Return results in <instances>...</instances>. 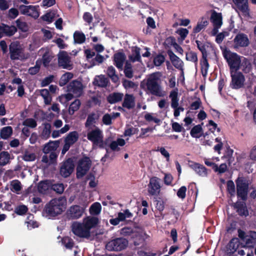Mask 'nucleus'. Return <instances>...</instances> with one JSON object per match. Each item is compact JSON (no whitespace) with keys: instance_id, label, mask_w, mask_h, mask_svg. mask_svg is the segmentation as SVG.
<instances>
[{"instance_id":"f257e3e1","label":"nucleus","mask_w":256,"mask_h":256,"mask_svg":"<svg viewBox=\"0 0 256 256\" xmlns=\"http://www.w3.org/2000/svg\"><path fill=\"white\" fill-rule=\"evenodd\" d=\"M146 86L147 90L152 95L159 97L164 96V95L160 80L155 74H152L148 78Z\"/></svg>"},{"instance_id":"f03ea898","label":"nucleus","mask_w":256,"mask_h":256,"mask_svg":"<svg viewBox=\"0 0 256 256\" xmlns=\"http://www.w3.org/2000/svg\"><path fill=\"white\" fill-rule=\"evenodd\" d=\"M222 54L228 64L230 72L238 71L240 68L241 62L240 56L237 54L232 52L230 50H225Z\"/></svg>"},{"instance_id":"7ed1b4c3","label":"nucleus","mask_w":256,"mask_h":256,"mask_svg":"<svg viewBox=\"0 0 256 256\" xmlns=\"http://www.w3.org/2000/svg\"><path fill=\"white\" fill-rule=\"evenodd\" d=\"M197 47L202 54V58L200 61V65L201 67V72L202 76L206 78L208 70V60L207 59L208 54L206 50V46L207 42H204L199 40H196Z\"/></svg>"},{"instance_id":"20e7f679","label":"nucleus","mask_w":256,"mask_h":256,"mask_svg":"<svg viewBox=\"0 0 256 256\" xmlns=\"http://www.w3.org/2000/svg\"><path fill=\"white\" fill-rule=\"evenodd\" d=\"M236 194L238 198L246 201L248 198V182L243 176L238 177L236 180Z\"/></svg>"},{"instance_id":"39448f33","label":"nucleus","mask_w":256,"mask_h":256,"mask_svg":"<svg viewBox=\"0 0 256 256\" xmlns=\"http://www.w3.org/2000/svg\"><path fill=\"white\" fill-rule=\"evenodd\" d=\"M91 165L92 160L89 157L84 156L80 159L76 166V178H80L85 176L89 170Z\"/></svg>"},{"instance_id":"423d86ee","label":"nucleus","mask_w":256,"mask_h":256,"mask_svg":"<svg viewBox=\"0 0 256 256\" xmlns=\"http://www.w3.org/2000/svg\"><path fill=\"white\" fill-rule=\"evenodd\" d=\"M44 211L46 213L47 216L54 217L62 212V205L60 204V201L52 199L46 204Z\"/></svg>"},{"instance_id":"0eeeda50","label":"nucleus","mask_w":256,"mask_h":256,"mask_svg":"<svg viewBox=\"0 0 256 256\" xmlns=\"http://www.w3.org/2000/svg\"><path fill=\"white\" fill-rule=\"evenodd\" d=\"M128 244V240L123 238H114L108 242L106 246L108 251H121L125 249Z\"/></svg>"},{"instance_id":"6e6552de","label":"nucleus","mask_w":256,"mask_h":256,"mask_svg":"<svg viewBox=\"0 0 256 256\" xmlns=\"http://www.w3.org/2000/svg\"><path fill=\"white\" fill-rule=\"evenodd\" d=\"M210 20L214 27L210 34L212 36H214L218 34V30L222 24V14L220 12H217L214 10H212Z\"/></svg>"},{"instance_id":"1a4fd4ad","label":"nucleus","mask_w":256,"mask_h":256,"mask_svg":"<svg viewBox=\"0 0 256 256\" xmlns=\"http://www.w3.org/2000/svg\"><path fill=\"white\" fill-rule=\"evenodd\" d=\"M10 58L12 60H24L25 58L24 50L20 43L14 42L9 46Z\"/></svg>"},{"instance_id":"9d476101","label":"nucleus","mask_w":256,"mask_h":256,"mask_svg":"<svg viewBox=\"0 0 256 256\" xmlns=\"http://www.w3.org/2000/svg\"><path fill=\"white\" fill-rule=\"evenodd\" d=\"M72 232L80 238H88L90 236V232L88 231L84 222H74L71 226Z\"/></svg>"},{"instance_id":"9b49d317","label":"nucleus","mask_w":256,"mask_h":256,"mask_svg":"<svg viewBox=\"0 0 256 256\" xmlns=\"http://www.w3.org/2000/svg\"><path fill=\"white\" fill-rule=\"evenodd\" d=\"M232 80L230 87L232 89H239L243 87L245 78L243 74L240 72H230Z\"/></svg>"},{"instance_id":"f8f14e48","label":"nucleus","mask_w":256,"mask_h":256,"mask_svg":"<svg viewBox=\"0 0 256 256\" xmlns=\"http://www.w3.org/2000/svg\"><path fill=\"white\" fill-rule=\"evenodd\" d=\"M74 168V165L72 159L68 158L62 164L60 173L64 178H67L73 172Z\"/></svg>"},{"instance_id":"ddd939ff","label":"nucleus","mask_w":256,"mask_h":256,"mask_svg":"<svg viewBox=\"0 0 256 256\" xmlns=\"http://www.w3.org/2000/svg\"><path fill=\"white\" fill-rule=\"evenodd\" d=\"M84 212V208L78 205L71 206L66 212V218L68 220L78 219Z\"/></svg>"},{"instance_id":"4468645a","label":"nucleus","mask_w":256,"mask_h":256,"mask_svg":"<svg viewBox=\"0 0 256 256\" xmlns=\"http://www.w3.org/2000/svg\"><path fill=\"white\" fill-rule=\"evenodd\" d=\"M159 180L160 179L156 176L150 178L148 184V192L150 195L154 196L159 194L160 188Z\"/></svg>"},{"instance_id":"2eb2a0df","label":"nucleus","mask_w":256,"mask_h":256,"mask_svg":"<svg viewBox=\"0 0 256 256\" xmlns=\"http://www.w3.org/2000/svg\"><path fill=\"white\" fill-rule=\"evenodd\" d=\"M67 91L72 92L76 96H80L82 92V83L78 80H74L67 86Z\"/></svg>"},{"instance_id":"dca6fc26","label":"nucleus","mask_w":256,"mask_h":256,"mask_svg":"<svg viewBox=\"0 0 256 256\" xmlns=\"http://www.w3.org/2000/svg\"><path fill=\"white\" fill-rule=\"evenodd\" d=\"M103 138L102 130L98 127H96L87 134V138L92 143V145L96 142H98Z\"/></svg>"},{"instance_id":"f3484780","label":"nucleus","mask_w":256,"mask_h":256,"mask_svg":"<svg viewBox=\"0 0 256 256\" xmlns=\"http://www.w3.org/2000/svg\"><path fill=\"white\" fill-rule=\"evenodd\" d=\"M167 53L173 66L176 68L180 70L182 73L184 74L183 62L172 50H168Z\"/></svg>"},{"instance_id":"a211bd4d","label":"nucleus","mask_w":256,"mask_h":256,"mask_svg":"<svg viewBox=\"0 0 256 256\" xmlns=\"http://www.w3.org/2000/svg\"><path fill=\"white\" fill-rule=\"evenodd\" d=\"M234 42L236 46L240 47H246L250 44L247 35L244 33H238L236 34Z\"/></svg>"},{"instance_id":"6ab92c4d","label":"nucleus","mask_w":256,"mask_h":256,"mask_svg":"<svg viewBox=\"0 0 256 256\" xmlns=\"http://www.w3.org/2000/svg\"><path fill=\"white\" fill-rule=\"evenodd\" d=\"M236 8L244 15L249 16L248 0H232Z\"/></svg>"},{"instance_id":"aec40b11","label":"nucleus","mask_w":256,"mask_h":256,"mask_svg":"<svg viewBox=\"0 0 256 256\" xmlns=\"http://www.w3.org/2000/svg\"><path fill=\"white\" fill-rule=\"evenodd\" d=\"M126 59V56L124 52H118L114 55V64L120 70H122L124 63Z\"/></svg>"},{"instance_id":"412c9836","label":"nucleus","mask_w":256,"mask_h":256,"mask_svg":"<svg viewBox=\"0 0 256 256\" xmlns=\"http://www.w3.org/2000/svg\"><path fill=\"white\" fill-rule=\"evenodd\" d=\"M70 58L68 56L66 52H62L58 56V64L60 67L63 68L68 69L70 66Z\"/></svg>"},{"instance_id":"4be33fe9","label":"nucleus","mask_w":256,"mask_h":256,"mask_svg":"<svg viewBox=\"0 0 256 256\" xmlns=\"http://www.w3.org/2000/svg\"><path fill=\"white\" fill-rule=\"evenodd\" d=\"M109 83V80L104 75L101 74L95 77L92 84L100 88H106Z\"/></svg>"},{"instance_id":"5701e85b","label":"nucleus","mask_w":256,"mask_h":256,"mask_svg":"<svg viewBox=\"0 0 256 256\" xmlns=\"http://www.w3.org/2000/svg\"><path fill=\"white\" fill-rule=\"evenodd\" d=\"M100 118V114L97 112H92L88 114L86 120L84 124L86 128H90L96 124Z\"/></svg>"},{"instance_id":"b1692460","label":"nucleus","mask_w":256,"mask_h":256,"mask_svg":"<svg viewBox=\"0 0 256 256\" xmlns=\"http://www.w3.org/2000/svg\"><path fill=\"white\" fill-rule=\"evenodd\" d=\"M124 108L128 110L133 108L135 106L134 97L132 94H126L122 104Z\"/></svg>"},{"instance_id":"393cba45","label":"nucleus","mask_w":256,"mask_h":256,"mask_svg":"<svg viewBox=\"0 0 256 256\" xmlns=\"http://www.w3.org/2000/svg\"><path fill=\"white\" fill-rule=\"evenodd\" d=\"M84 223L88 231H90L92 228H96L98 223V219L96 217H87L84 219Z\"/></svg>"},{"instance_id":"a878e982","label":"nucleus","mask_w":256,"mask_h":256,"mask_svg":"<svg viewBox=\"0 0 256 256\" xmlns=\"http://www.w3.org/2000/svg\"><path fill=\"white\" fill-rule=\"evenodd\" d=\"M124 95L122 93L114 92L110 94L106 97L107 102L110 104H114L120 102L123 98Z\"/></svg>"},{"instance_id":"bb28decb","label":"nucleus","mask_w":256,"mask_h":256,"mask_svg":"<svg viewBox=\"0 0 256 256\" xmlns=\"http://www.w3.org/2000/svg\"><path fill=\"white\" fill-rule=\"evenodd\" d=\"M190 166L196 172L199 176H204L207 174V169L202 164L194 162L190 165Z\"/></svg>"},{"instance_id":"cd10ccee","label":"nucleus","mask_w":256,"mask_h":256,"mask_svg":"<svg viewBox=\"0 0 256 256\" xmlns=\"http://www.w3.org/2000/svg\"><path fill=\"white\" fill-rule=\"evenodd\" d=\"M234 208L236 209V211L240 216H248V212L244 202H237L234 204Z\"/></svg>"},{"instance_id":"c85d7f7f","label":"nucleus","mask_w":256,"mask_h":256,"mask_svg":"<svg viewBox=\"0 0 256 256\" xmlns=\"http://www.w3.org/2000/svg\"><path fill=\"white\" fill-rule=\"evenodd\" d=\"M239 245V239L237 238H232L227 246L228 253L234 254L238 248Z\"/></svg>"},{"instance_id":"c756f323","label":"nucleus","mask_w":256,"mask_h":256,"mask_svg":"<svg viewBox=\"0 0 256 256\" xmlns=\"http://www.w3.org/2000/svg\"><path fill=\"white\" fill-rule=\"evenodd\" d=\"M59 146L58 141L50 142L47 143L43 148V152L45 154H48L52 152H55Z\"/></svg>"},{"instance_id":"7c9ffc66","label":"nucleus","mask_w":256,"mask_h":256,"mask_svg":"<svg viewBox=\"0 0 256 256\" xmlns=\"http://www.w3.org/2000/svg\"><path fill=\"white\" fill-rule=\"evenodd\" d=\"M209 166H212L215 172H218L220 174H223L228 170V166L226 163L222 164L218 166V164L209 162Z\"/></svg>"},{"instance_id":"2f4dec72","label":"nucleus","mask_w":256,"mask_h":256,"mask_svg":"<svg viewBox=\"0 0 256 256\" xmlns=\"http://www.w3.org/2000/svg\"><path fill=\"white\" fill-rule=\"evenodd\" d=\"M10 155L7 151L0 152V166H4L10 162Z\"/></svg>"},{"instance_id":"473e14b6","label":"nucleus","mask_w":256,"mask_h":256,"mask_svg":"<svg viewBox=\"0 0 256 256\" xmlns=\"http://www.w3.org/2000/svg\"><path fill=\"white\" fill-rule=\"evenodd\" d=\"M2 24L4 25V36L10 37L17 32V28L14 26H8L4 24Z\"/></svg>"},{"instance_id":"72a5a7b5","label":"nucleus","mask_w":256,"mask_h":256,"mask_svg":"<svg viewBox=\"0 0 256 256\" xmlns=\"http://www.w3.org/2000/svg\"><path fill=\"white\" fill-rule=\"evenodd\" d=\"M12 134V128L10 126L2 128L0 132V138L6 140L11 136Z\"/></svg>"},{"instance_id":"f704fd0d","label":"nucleus","mask_w":256,"mask_h":256,"mask_svg":"<svg viewBox=\"0 0 256 256\" xmlns=\"http://www.w3.org/2000/svg\"><path fill=\"white\" fill-rule=\"evenodd\" d=\"M107 74L110 77L112 81L114 83L117 82L119 80V78L116 74V70L113 66H110L107 69Z\"/></svg>"},{"instance_id":"c9c22d12","label":"nucleus","mask_w":256,"mask_h":256,"mask_svg":"<svg viewBox=\"0 0 256 256\" xmlns=\"http://www.w3.org/2000/svg\"><path fill=\"white\" fill-rule=\"evenodd\" d=\"M140 50V48L138 46H135L134 49L132 50V54L130 56V59L132 62H135L141 61Z\"/></svg>"},{"instance_id":"e433bc0d","label":"nucleus","mask_w":256,"mask_h":256,"mask_svg":"<svg viewBox=\"0 0 256 256\" xmlns=\"http://www.w3.org/2000/svg\"><path fill=\"white\" fill-rule=\"evenodd\" d=\"M40 94L44 100V104L48 105L51 104L52 98L50 96V92L47 89H42L40 90Z\"/></svg>"},{"instance_id":"4c0bfd02","label":"nucleus","mask_w":256,"mask_h":256,"mask_svg":"<svg viewBox=\"0 0 256 256\" xmlns=\"http://www.w3.org/2000/svg\"><path fill=\"white\" fill-rule=\"evenodd\" d=\"M208 25V21L206 18L202 17V20L199 21L196 26L193 28L192 32L194 34H197L200 32L205 26Z\"/></svg>"},{"instance_id":"58836bf2","label":"nucleus","mask_w":256,"mask_h":256,"mask_svg":"<svg viewBox=\"0 0 256 256\" xmlns=\"http://www.w3.org/2000/svg\"><path fill=\"white\" fill-rule=\"evenodd\" d=\"M78 136L77 132L74 131L69 133L65 138L64 142H66L72 145L78 140Z\"/></svg>"},{"instance_id":"ea45409f","label":"nucleus","mask_w":256,"mask_h":256,"mask_svg":"<svg viewBox=\"0 0 256 256\" xmlns=\"http://www.w3.org/2000/svg\"><path fill=\"white\" fill-rule=\"evenodd\" d=\"M74 39L75 43L82 44L86 41V36L83 32L76 31L74 34Z\"/></svg>"},{"instance_id":"a19ab883","label":"nucleus","mask_w":256,"mask_h":256,"mask_svg":"<svg viewBox=\"0 0 256 256\" xmlns=\"http://www.w3.org/2000/svg\"><path fill=\"white\" fill-rule=\"evenodd\" d=\"M73 76V74L71 72H66L61 76L59 81V85L61 86H64L72 78Z\"/></svg>"},{"instance_id":"79ce46f5","label":"nucleus","mask_w":256,"mask_h":256,"mask_svg":"<svg viewBox=\"0 0 256 256\" xmlns=\"http://www.w3.org/2000/svg\"><path fill=\"white\" fill-rule=\"evenodd\" d=\"M81 102L80 100L76 99L73 102L70 106L68 108V112L70 114L72 115L74 112L77 111L80 107Z\"/></svg>"},{"instance_id":"37998d69","label":"nucleus","mask_w":256,"mask_h":256,"mask_svg":"<svg viewBox=\"0 0 256 256\" xmlns=\"http://www.w3.org/2000/svg\"><path fill=\"white\" fill-rule=\"evenodd\" d=\"M170 98L172 99V108H176L178 106V94L176 90H172L170 94Z\"/></svg>"},{"instance_id":"c03bdc74","label":"nucleus","mask_w":256,"mask_h":256,"mask_svg":"<svg viewBox=\"0 0 256 256\" xmlns=\"http://www.w3.org/2000/svg\"><path fill=\"white\" fill-rule=\"evenodd\" d=\"M124 74L125 76L128 78H132L133 77V70H132V64L128 62H126L124 66Z\"/></svg>"},{"instance_id":"a18cd8bd","label":"nucleus","mask_w":256,"mask_h":256,"mask_svg":"<svg viewBox=\"0 0 256 256\" xmlns=\"http://www.w3.org/2000/svg\"><path fill=\"white\" fill-rule=\"evenodd\" d=\"M50 186L48 180L40 181L38 185V189L40 192L45 193L49 189Z\"/></svg>"},{"instance_id":"49530a36","label":"nucleus","mask_w":256,"mask_h":256,"mask_svg":"<svg viewBox=\"0 0 256 256\" xmlns=\"http://www.w3.org/2000/svg\"><path fill=\"white\" fill-rule=\"evenodd\" d=\"M102 210V206L99 202H96L94 203L90 208V212L92 215L98 214Z\"/></svg>"},{"instance_id":"de8ad7c7","label":"nucleus","mask_w":256,"mask_h":256,"mask_svg":"<svg viewBox=\"0 0 256 256\" xmlns=\"http://www.w3.org/2000/svg\"><path fill=\"white\" fill-rule=\"evenodd\" d=\"M62 242L68 249H72L74 246L73 240L69 236H64L62 239Z\"/></svg>"},{"instance_id":"09e8293b","label":"nucleus","mask_w":256,"mask_h":256,"mask_svg":"<svg viewBox=\"0 0 256 256\" xmlns=\"http://www.w3.org/2000/svg\"><path fill=\"white\" fill-rule=\"evenodd\" d=\"M202 130V127L200 124H198L194 126L190 132V134L191 136L193 138H200V135H198V134H200Z\"/></svg>"},{"instance_id":"8fccbe9b","label":"nucleus","mask_w":256,"mask_h":256,"mask_svg":"<svg viewBox=\"0 0 256 256\" xmlns=\"http://www.w3.org/2000/svg\"><path fill=\"white\" fill-rule=\"evenodd\" d=\"M51 133V124L49 123H45L44 128L42 132V136L44 138L47 139L50 136Z\"/></svg>"},{"instance_id":"3c124183","label":"nucleus","mask_w":256,"mask_h":256,"mask_svg":"<svg viewBox=\"0 0 256 256\" xmlns=\"http://www.w3.org/2000/svg\"><path fill=\"white\" fill-rule=\"evenodd\" d=\"M232 28H230L228 31H222V32L218 33L215 36L216 42L218 44H220L223 41L225 37L228 36L229 35V32L231 30Z\"/></svg>"},{"instance_id":"603ef678","label":"nucleus","mask_w":256,"mask_h":256,"mask_svg":"<svg viewBox=\"0 0 256 256\" xmlns=\"http://www.w3.org/2000/svg\"><path fill=\"white\" fill-rule=\"evenodd\" d=\"M22 125L32 128H36L37 126L36 121L32 118H27L22 122Z\"/></svg>"},{"instance_id":"864d4df0","label":"nucleus","mask_w":256,"mask_h":256,"mask_svg":"<svg viewBox=\"0 0 256 256\" xmlns=\"http://www.w3.org/2000/svg\"><path fill=\"white\" fill-rule=\"evenodd\" d=\"M16 24L17 29L18 28L22 32H26L28 30V26L26 22H22L18 18L16 20Z\"/></svg>"},{"instance_id":"5fc2aeb1","label":"nucleus","mask_w":256,"mask_h":256,"mask_svg":"<svg viewBox=\"0 0 256 256\" xmlns=\"http://www.w3.org/2000/svg\"><path fill=\"white\" fill-rule=\"evenodd\" d=\"M226 190L231 196H234L236 193L235 185L234 182L232 180H228L226 184Z\"/></svg>"},{"instance_id":"6e6d98bb","label":"nucleus","mask_w":256,"mask_h":256,"mask_svg":"<svg viewBox=\"0 0 256 256\" xmlns=\"http://www.w3.org/2000/svg\"><path fill=\"white\" fill-rule=\"evenodd\" d=\"M28 211V207L24 204L19 205L16 207L14 209V212L19 216H22L25 214Z\"/></svg>"},{"instance_id":"4d7b16f0","label":"nucleus","mask_w":256,"mask_h":256,"mask_svg":"<svg viewBox=\"0 0 256 256\" xmlns=\"http://www.w3.org/2000/svg\"><path fill=\"white\" fill-rule=\"evenodd\" d=\"M186 60L188 61H190L197 64L198 63V58L196 52L190 51L186 53Z\"/></svg>"},{"instance_id":"13d9d810","label":"nucleus","mask_w":256,"mask_h":256,"mask_svg":"<svg viewBox=\"0 0 256 256\" xmlns=\"http://www.w3.org/2000/svg\"><path fill=\"white\" fill-rule=\"evenodd\" d=\"M134 230L131 227H124L120 229V234L124 236H128L134 234Z\"/></svg>"},{"instance_id":"bf43d9fd","label":"nucleus","mask_w":256,"mask_h":256,"mask_svg":"<svg viewBox=\"0 0 256 256\" xmlns=\"http://www.w3.org/2000/svg\"><path fill=\"white\" fill-rule=\"evenodd\" d=\"M51 189L56 192L57 194H62L64 190L62 184H55L51 186Z\"/></svg>"},{"instance_id":"052dcab7","label":"nucleus","mask_w":256,"mask_h":256,"mask_svg":"<svg viewBox=\"0 0 256 256\" xmlns=\"http://www.w3.org/2000/svg\"><path fill=\"white\" fill-rule=\"evenodd\" d=\"M55 17V14L52 12H46L44 15L41 16V18L45 22H48V23H51L52 22L54 18Z\"/></svg>"},{"instance_id":"680f3d73","label":"nucleus","mask_w":256,"mask_h":256,"mask_svg":"<svg viewBox=\"0 0 256 256\" xmlns=\"http://www.w3.org/2000/svg\"><path fill=\"white\" fill-rule=\"evenodd\" d=\"M22 159L26 162L34 161L36 159V155L34 153H30L28 150H26L22 156Z\"/></svg>"},{"instance_id":"e2e57ef3","label":"nucleus","mask_w":256,"mask_h":256,"mask_svg":"<svg viewBox=\"0 0 256 256\" xmlns=\"http://www.w3.org/2000/svg\"><path fill=\"white\" fill-rule=\"evenodd\" d=\"M104 56L100 54H97L96 56V57L92 60V61L90 62L91 66L90 67L94 66H96L97 64H101L104 62Z\"/></svg>"},{"instance_id":"0e129e2a","label":"nucleus","mask_w":256,"mask_h":256,"mask_svg":"<svg viewBox=\"0 0 256 256\" xmlns=\"http://www.w3.org/2000/svg\"><path fill=\"white\" fill-rule=\"evenodd\" d=\"M165 60L164 56L159 54L155 56L154 58V64L156 66H160Z\"/></svg>"},{"instance_id":"69168bd1","label":"nucleus","mask_w":256,"mask_h":256,"mask_svg":"<svg viewBox=\"0 0 256 256\" xmlns=\"http://www.w3.org/2000/svg\"><path fill=\"white\" fill-rule=\"evenodd\" d=\"M74 98V96L71 93H68L64 95H62L59 97V101L61 103H66L71 100H72Z\"/></svg>"},{"instance_id":"338daca9","label":"nucleus","mask_w":256,"mask_h":256,"mask_svg":"<svg viewBox=\"0 0 256 256\" xmlns=\"http://www.w3.org/2000/svg\"><path fill=\"white\" fill-rule=\"evenodd\" d=\"M187 190L186 187V186H181L178 190L176 195L180 198L184 200L186 196V192Z\"/></svg>"},{"instance_id":"774afa93","label":"nucleus","mask_w":256,"mask_h":256,"mask_svg":"<svg viewBox=\"0 0 256 256\" xmlns=\"http://www.w3.org/2000/svg\"><path fill=\"white\" fill-rule=\"evenodd\" d=\"M19 14L18 10L16 8H11L8 10V16L10 19H14Z\"/></svg>"}]
</instances>
